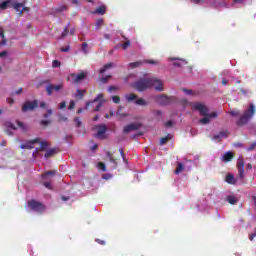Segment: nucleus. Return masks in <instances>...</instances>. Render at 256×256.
Instances as JSON below:
<instances>
[{
	"instance_id": "obj_51",
	"label": "nucleus",
	"mask_w": 256,
	"mask_h": 256,
	"mask_svg": "<svg viewBox=\"0 0 256 256\" xmlns=\"http://www.w3.org/2000/svg\"><path fill=\"white\" fill-rule=\"evenodd\" d=\"M66 108H67V102L66 101L61 102L59 105V109H66Z\"/></svg>"
},
{
	"instance_id": "obj_1",
	"label": "nucleus",
	"mask_w": 256,
	"mask_h": 256,
	"mask_svg": "<svg viewBox=\"0 0 256 256\" xmlns=\"http://www.w3.org/2000/svg\"><path fill=\"white\" fill-rule=\"evenodd\" d=\"M192 109L198 111L199 114L203 117L198 121L200 125H209L211 119L217 118L219 115L217 112L209 113V108L204 103L194 102L192 103Z\"/></svg>"
},
{
	"instance_id": "obj_36",
	"label": "nucleus",
	"mask_w": 256,
	"mask_h": 256,
	"mask_svg": "<svg viewBox=\"0 0 256 256\" xmlns=\"http://www.w3.org/2000/svg\"><path fill=\"white\" fill-rule=\"evenodd\" d=\"M128 47H131V41L126 40L125 43H122V49L125 51Z\"/></svg>"
},
{
	"instance_id": "obj_23",
	"label": "nucleus",
	"mask_w": 256,
	"mask_h": 256,
	"mask_svg": "<svg viewBox=\"0 0 256 256\" xmlns=\"http://www.w3.org/2000/svg\"><path fill=\"white\" fill-rule=\"evenodd\" d=\"M135 104L140 105V107H146V105H149V103H147V101H145L143 98L136 99Z\"/></svg>"
},
{
	"instance_id": "obj_37",
	"label": "nucleus",
	"mask_w": 256,
	"mask_h": 256,
	"mask_svg": "<svg viewBox=\"0 0 256 256\" xmlns=\"http://www.w3.org/2000/svg\"><path fill=\"white\" fill-rule=\"evenodd\" d=\"M106 155L112 163H117V160H115V158L113 157V153L107 152Z\"/></svg>"
},
{
	"instance_id": "obj_25",
	"label": "nucleus",
	"mask_w": 256,
	"mask_h": 256,
	"mask_svg": "<svg viewBox=\"0 0 256 256\" xmlns=\"http://www.w3.org/2000/svg\"><path fill=\"white\" fill-rule=\"evenodd\" d=\"M85 93H87L86 90L77 89L75 97H78V99H83V97H85Z\"/></svg>"
},
{
	"instance_id": "obj_59",
	"label": "nucleus",
	"mask_w": 256,
	"mask_h": 256,
	"mask_svg": "<svg viewBox=\"0 0 256 256\" xmlns=\"http://www.w3.org/2000/svg\"><path fill=\"white\" fill-rule=\"evenodd\" d=\"M214 141H221V135L220 134H216L213 136Z\"/></svg>"
},
{
	"instance_id": "obj_2",
	"label": "nucleus",
	"mask_w": 256,
	"mask_h": 256,
	"mask_svg": "<svg viewBox=\"0 0 256 256\" xmlns=\"http://www.w3.org/2000/svg\"><path fill=\"white\" fill-rule=\"evenodd\" d=\"M256 109L254 104H250L249 108L244 111L243 115L239 117V119L236 122V125L238 127H243V125H247L251 119H253V115H255Z\"/></svg>"
},
{
	"instance_id": "obj_62",
	"label": "nucleus",
	"mask_w": 256,
	"mask_h": 256,
	"mask_svg": "<svg viewBox=\"0 0 256 256\" xmlns=\"http://www.w3.org/2000/svg\"><path fill=\"white\" fill-rule=\"evenodd\" d=\"M96 243H98L99 245H105V241L99 238L96 239Z\"/></svg>"
},
{
	"instance_id": "obj_56",
	"label": "nucleus",
	"mask_w": 256,
	"mask_h": 256,
	"mask_svg": "<svg viewBox=\"0 0 256 256\" xmlns=\"http://www.w3.org/2000/svg\"><path fill=\"white\" fill-rule=\"evenodd\" d=\"M44 187H46V189H53V186H51V182H44Z\"/></svg>"
},
{
	"instance_id": "obj_52",
	"label": "nucleus",
	"mask_w": 256,
	"mask_h": 256,
	"mask_svg": "<svg viewBox=\"0 0 256 256\" xmlns=\"http://www.w3.org/2000/svg\"><path fill=\"white\" fill-rule=\"evenodd\" d=\"M192 3H195V5H201V3H205V0H190Z\"/></svg>"
},
{
	"instance_id": "obj_11",
	"label": "nucleus",
	"mask_w": 256,
	"mask_h": 256,
	"mask_svg": "<svg viewBox=\"0 0 256 256\" xmlns=\"http://www.w3.org/2000/svg\"><path fill=\"white\" fill-rule=\"evenodd\" d=\"M97 134L96 137L98 139H105V133H107V126L105 124H100L96 126Z\"/></svg>"
},
{
	"instance_id": "obj_50",
	"label": "nucleus",
	"mask_w": 256,
	"mask_h": 256,
	"mask_svg": "<svg viewBox=\"0 0 256 256\" xmlns=\"http://www.w3.org/2000/svg\"><path fill=\"white\" fill-rule=\"evenodd\" d=\"M219 135H220V138L221 137L227 138L229 134L227 131H221V132H219Z\"/></svg>"
},
{
	"instance_id": "obj_15",
	"label": "nucleus",
	"mask_w": 256,
	"mask_h": 256,
	"mask_svg": "<svg viewBox=\"0 0 256 256\" xmlns=\"http://www.w3.org/2000/svg\"><path fill=\"white\" fill-rule=\"evenodd\" d=\"M170 61L174 62V67H183V65H187V61L185 59L170 58Z\"/></svg>"
},
{
	"instance_id": "obj_27",
	"label": "nucleus",
	"mask_w": 256,
	"mask_h": 256,
	"mask_svg": "<svg viewBox=\"0 0 256 256\" xmlns=\"http://www.w3.org/2000/svg\"><path fill=\"white\" fill-rule=\"evenodd\" d=\"M184 169H185V167L183 166V163L178 162V165H177V167H176L174 173H175L176 175H179V173H182V171H184Z\"/></svg>"
},
{
	"instance_id": "obj_33",
	"label": "nucleus",
	"mask_w": 256,
	"mask_h": 256,
	"mask_svg": "<svg viewBox=\"0 0 256 256\" xmlns=\"http://www.w3.org/2000/svg\"><path fill=\"white\" fill-rule=\"evenodd\" d=\"M74 123H75L76 127H81V125H83V122L81 121V118H79V117L74 118Z\"/></svg>"
},
{
	"instance_id": "obj_14",
	"label": "nucleus",
	"mask_w": 256,
	"mask_h": 256,
	"mask_svg": "<svg viewBox=\"0 0 256 256\" xmlns=\"http://www.w3.org/2000/svg\"><path fill=\"white\" fill-rule=\"evenodd\" d=\"M138 129H141V124L131 123L124 127L123 133H131V131H137Z\"/></svg>"
},
{
	"instance_id": "obj_22",
	"label": "nucleus",
	"mask_w": 256,
	"mask_h": 256,
	"mask_svg": "<svg viewBox=\"0 0 256 256\" xmlns=\"http://www.w3.org/2000/svg\"><path fill=\"white\" fill-rule=\"evenodd\" d=\"M67 9H69V6L63 4L60 5L59 7L54 9V13H63V11H67Z\"/></svg>"
},
{
	"instance_id": "obj_53",
	"label": "nucleus",
	"mask_w": 256,
	"mask_h": 256,
	"mask_svg": "<svg viewBox=\"0 0 256 256\" xmlns=\"http://www.w3.org/2000/svg\"><path fill=\"white\" fill-rule=\"evenodd\" d=\"M68 109H69V110L75 109V101H73V100L70 101L69 106H68Z\"/></svg>"
},
{
	"instance_id": "obj_8",
	"label": "nucleus",
	"mask_w": 256,
	"mask_h": 256,
	"mask_svg": "<svg viewBox=\"0 0 256 256\" xmlns=\"http://www.w3.org/2000/svg\"><path fill=\"white\" fill-rule=\"evenodd\" d=\"M156 101L159 103V105H171L173 101H175L174 97H169L167 95H159L156 97Z\"/></svg>"
},
{
	"instance_id": "obj_3",
	"label": "nucleus",
	"mask_w": 256,
	"mask_h": 256,
	"mask_svg": "<svg viewBox=\"0 0 256 256\" xmlns=\"http://www.w3.org/2000/svg\"><path fill=\"white\" fill-rule=\"evenodd\" d=\"M151 78H140L138 81L132 84L133 89L136 91H147V89H151Z\"/></svg>"
},
{
	"instance_id": "obj_9",
	"label": "nucleus",
	"mask_w": 256,
	"mask_h": 256,
	"mask_svg": "<svg viewBox=\"0 0 256 256\" xmlns=\"http://www.w3.org/2000/svg\"><path fill=\"white\" fill-rule=\"evenodd\" d=\"M237 169L240 179H243L245 177V161L241 157L237 161Z\"/></svg>"
},
{
	"instance_id": "obj_39",
	"label": "nucleus",
	"mask_w": 256,
	"mask_h": 256,
	"mask_svg": "<svg viewBox=\"0 0 256 256\" xmlns=\"http://www.w3.org/2000/svg\"><path fill=\"white\" fill-rule=\"evenodd\" d=\"M69 25H70V24H68V25L64 28V30H63V32H62V34H61V37H62V38L69 34Z\"/></svg>"
},
{
	"instance_id": "obj_43",
	"label": "nucleus",
	"mask_w": 256,
	"mask_h": 256,
	"mask_svg": "<svg viewBox=\"0 0 256 256\" xmlns=\"http://www.w3.org/2000/svg\"><path fill=\"white\" fill-rule=\"evenodd\" d=\"M52 67L54 68L61 67V62H59V60H53Z\"/></svg>"
},
{
	"instance_id": "obj_34",
	"label": "nucleus",
	"mask_w": 256,
	"mask_h": 256,
	"mask_svg": "<svg viewBox=\"0 0 256 256\" xmlns=\"http://www.w3.org/2000/svg\"><path fill=\"white\" fill-rule=\"evenodd\" d=\"M101 27H103V18H99V19L96 21V28H97V29H101Z\"/></svg>"
},
{
	"instance_id": "obj_5",
	"label": "nucleus",
	"mask_w": 256,
	"mask_h": 256,
	"mask_svg": "<svg viewBox=\"0 0 256 256\" xmlns=\"http://www.w3.org/2000/svg\"><path fill=\"white\" fill-rule=\"evenodd\" d=\"M28 207L32 211H35L36 213H44V211H45V204L41 203L35 199L28 201Z\"/></svg>"
},
{
	"instance_id": "obj_41",
	"label": "nucleus",
	"mask_w": 256,
	"mask_h": 256,
	"mask_svg": "<svg viewBox=\"0 0 256 256\" xmlns=\"http://www.w3.org/2000/svg\"><path fill=\"white\" fill-rule=\"evenodd\" d=\"M111 75H107L105 77L100 78V83H107V81H109V79H111Z\"/></svg>"
},
{
	"instance_id": "obj_48",
	"label": "nucleus",
	"mask_w": 256,
	"mask_h": 256,
	"mask_svg": "<svg viewBox=\"0 0 256 256\" xmlns=\"http://www.w3.org/2000/svg\"><path fill=\"white\" fill-rule=\"evenodd\" d=\"M70 50H71V47H69V46L62 47L60 49V51H62V53H69Z\"/></svg>"
},
{
	"instance_id": "obj_6",
	"label": "nucleus",
	"mask_w": 256,
	"mask_h": 256,
	"mask_svg": "<svg viewBox=\"0 0 256 256\" xmlns=\"http://www.w3.org/2000/svg\"><path fill=\"white\" fill-rule=\"evenodd\" d=\"M68 79H71L72 83L74 85H77V83H81V81H84V79H87V71H81L78 74L72 73L70 74Z\"/></svg>"
},
{
	"instance_id": "obj_4",
	"label": "nucleus",
	"mask_w": 256,
	"mask_h": 256,
	"mask_svg": "<svg viewBox=\"0 0 256 256\" xmlns=\"http://www.w3.org/2000/svg\"><path fill=\"white\" fill-rule=\"evenodd\" d=\"M104 97L105 96L103 95V93L98 94L94 100L86 102V109H89V107H91V105H93L94 103H98L95 109H93L92 111H101V107H103V103H105Z\"/></svg>"
},
{
	"instance_id": "obj_13",
	"label": "nucleus",
	"mask_w": 256,
	"mask_h": 256,
	"mask_svg": "<svg viewBox=\"0 0 256 256\" xmlns=\"http://www.w3.org/2000/svg\"><path fill=\"white\" fill-rule=\"evenodd\" d=\"M154 87L156 91H163V81L151 78V88Z\"/></svg>"
},
{
	"instance_id": "obj_40",
	"label": "nucleus",
	"mask_w": 256,
	"mask_h": 256,
	"mask_svg": "<svg viewBox=\"0 0 256 256\" xmlns=\"http://www.w3.org/2000/svg\"><path fill=\"white\" fill-rule=\"evenodd\" d=\"M5 126L8 129H13L14 131L17 129V127H15V124L11 123V122H6Z\"/></svg>"
},
{
	"instance_id": "obj_35",
	"label": "nucleus",
	"mask_w": 256,
	"mask_h": 256,
	"mask_svg": "<svg viewBox=\"0 0 256 256\" xmlns=\"http://www.w3.org/2000/svg\"><path fill=\"white\" fill-rule=\"evenodd\" d=\"M17 126L22 129V131H27V126L23 122L17 121Z\"/></svg>"
},
{
	"instance_id": "obj_16",
	"label": "nucleus",
	"mask_w": 256,
	"mask_h": 256,
	"mask_svg": "<svg viewBox=\"0 0 256 256\" xmlns=\"http://www.w3.org/2000/svg\"><path fill=\"white\" fill-rule=\"evenodd\" d=\"M93 13L95 15H105V13H107V7L105 5H101L97 7Z\"/></svg>"
},
{
	"instance_id": "obj_55",
	"label": "nucleus",
	"mask_w": 256,
	"mask_h": 256,
	"mask_svg": "<svg viewBox=\"0 0 256 256\" xmlns=\"http://www.w3.org/2000/svg\"><path fill=\"white\" fill-rule=\"evenodd\" d=\"M256 147V141L250 145V147L247 148V151H253Z\"/></svg>"
},
{
	"instance_id": "obj_54",
	"label": "nucleus",
	"mask_w": 256,
	"mask_h": 256,
	"mask_svg": "<svg viewBox=\"0 0 256 256\" xmlns=\"http://www.w3.org/2000/svg\"><path fill=\"white\" fill-rule=\"evenodd\" d=\"M98 167H100V169H101L102 171H106L105 163L100 162V163L98 164Z\"/></svg>"
},
{
	"instance_id": "obj_46",
	"label": "nucleus",
	"mask_w": 256,
	"mask_h": 256,
	"mask_svg": "<svg viewBox=\"0 0 256 256\" xmlns=\"http://www.w3.org/2000/svg\"><path fill=\"white\" fill-rule=\"evenodd\" d=\"M145 63H148L149 65H159V62L155 60H145Z\"/></svg>"
},
{
	"instance_id": "obj_21",
	"label": "nucleus",
	"mask_w": 256,
	"mask_h": 256,
	"mask_svg": "<svg viewBox=\"0 0 256 256\" xmlns=\"http://www.w3.org/2000/svg\"><path fill=\"white\" fill-rule=\"evenodd\" d=\"M56 153H57V149L52 148L45 153L44 157H45V159H49V158L53 157V155H55Z\"/></svg>"
},
{
	"instance_id": "obj_42",
	"label": "nucleus",
	"mask_w": 256,
	"mask_h": 256,
	"mask_svg": "<svg viewBox=\"0 0 256 256\" xmlns=\"http://www.w3.org/2000/svg\"><path fill=\"white\" fill-rule=\"evenodd\" d=\"M87 47H89L87 42L82 43L81 49H82L83 53H85V55H87Z\"/></svg>"
},
{
	"instance_id": "obj_30",
	"label": "nucleus",
	"mask_w": 256,
	"mask_h": 256,
	"mask_svg": "<svg viewBox=\"0 0 256 256\" xmlns=\"http://www.w3.org/2000/svg\"><path fill=\"white\" fill-rule=\"evenodd\" d=\"M12 7H13V9H15V11H19L21 9V7H25V2L12 3Z\"/></svg>"
},
{
	"instance_id": "obj_31",
	"label": "nucleus",
	"mask_w": 256,
	"mask_h": 256,
	"mask_svg": "<svg viewBox=\"0 0 256 256\" xmlns=\"http://www.w3.org/2000/svg\"><path fill=\"white\" fill-rule=\"evenodd\" d=\"M226 200L228 203H230V205H236L238 201L235 196H227Z\"/></svg>"
},
{
	"instance_id": "obj_20",
	"label": "nucleus",
	"mask_w": 256,
	"mask_h": 256,
	"mask_svg": "<svg viewBox=\"0 0 256 256\" xmlns=\"http://www.w3.org/2000/svg\"><path fill=\"white\" fill-rule=\"evenodd\" d=\"M173 139L172 134H167L165 137H162L160 139V145H165V143H168V141H171Z\"/></svg>"
},
{
	"instance_id": "obj_10",
	"label": "nucleus",
	"mask_w": 256,
	"mask_h": 256,
	"mask_svg": "<svg viewBox=\"0 0 256 256\" xmlns=\"http://www.w3.org/2000/svg\"><path fill=\"white\" fill-rule=\"evenodd\" d=\"M63 89V84H58V85H53V84H48L46 87V92L49 97L53 95V91L59 92Z\"/></svg>"
},
{
	"instance_id": "obj_19",
	"label": "nucleus",
	"mask_w": 256,
	"mask_h": 256,
	"mask_svg": "<svg viewBox=\"0 0 256 256\" xmlns=\"http://www.w3.org/2000/svg\"><path fill=\"white\" fill-rule=\"evenodd\" d=\"M12 4H13V0H6V1L0 3V11L8 9L9 5H12Z\"/></svg>"
},
{
	"instance_id": "obj_38",
	"label": "nucleus",
	"mask_w": 256,
	"mask_h": 256,
	"mask_svg": "<svg viewBox=\"0 0 256 256\" xmlns=\"http://www.w3.org/2000/svg\"><path fill=\"white\" fill-rule=\"evenodd\" d=\"M112 101L116 105H119V103H121V98L119 96H112Z\"/></svg>"
},
{
	"instance_id": "obj_24",
	"label": "nucleus",
	"mask_w": 256,
	"mask_h": 256,
	"mask_svg": "<svg viewBox=\"0 0 256 256\" xmlns=\"http://www.w3.org/2000/svg\"><path fill=\"white\" fill-rule=\"evenodd\" d=\"M57 175V171L55 170H50V171H47L45 172L43 175H42V179H47V177H50V176H55Z\"/></svg>"
},
{
	"instance_id": "obj_44",
	"label": "nucleus",
	"mask_w": 256,
	"mask_h": 256,
	"mask_svg": "<svg viewBox=\"0 0 256 256\" xmlns=\"http://www.w3.org/2000/svg\"><path fill=\"white\" fill-rule=\"evenodd\" d=\"M51 120H42L40 122V125H42V127H47V125H50Z\"/></svg>"
},
{
	"instance_id": "obj_29",
	"label": "nucleus",
	"mask_w": 256,
	"mask_h": 256,
	"mask_svg": "<svg viewBox=\"0 0 256 256\" xmlns=\"http://www.w3.org/2000/svg\"><path fill=\"white\" fill-rule=\"evenodd\" d=\"M111 67H113V63L105 64V65L99 70V73H100V74H103V73H105V71H107V69H111Z\"/></svg>"
},
{
	"instance_id": "obj_49",
	"label": "nucleus",
	"mask_w": 256,
	"mask_h": 256,
	"mask_svg": "<svg viewBox=\"0 0 256 256\" xmlns=\"http://www.w3.org/2000/svg\"><path fill=\"white\" fill-rule=\"evenodd\" d=\"M119 153H120V155H121L123 161H125V163H127V159H125V152L123 151V149L120 148V149H119Z\"/></svg>"
},
{
	"instance_id": "obj_12",
	"label": "nucleus",
	"mask_w": 256,
	"mask_h": 256,
	"mask_svg": "<svg viewBox=\"0 0 256 256\" xmlns=\"http://www.w3.org/2000/svg\"><path fill=\"white\" fill-rule=\"evenodd\" d=\"M35 143H41V138H35L33 140H29L25 144H21L20 148L21 149H34Z\"/></svg>"
},
{
	"instance_id": "obj_7",
	"label": "nucleus",
	"mask_w": 256,
	"mask_h": 256,
	"mask_svg": "<svg viewBox=\"0 0 256 256\" xmlns=\"http://www.w3.org/2000/svg\"><path fill=\"white\" fill-rule=\"evenodd\" d=\"M39 107V100L26 101L22 105V112L27 113V111H35Z\"/></svg>"
},
{
	"instance_id": "obj_17",
	"label": "nucleus",
	"mask_w": 256,
	"mask_h": 256,
	"mask_svg": "<svg viewBox=\"0 0 256 256\" xmlns=\"http://www.w3.org/2000/svg\"><path fill=\"white\" fill-rule=\"evenodd\" d=\"M225 181L226 183H229V185H235L237 183V179H235L233 174H227Z\"/></svg>"
},
{
	"instance_id": "obj_47",
	"label": "nucleus",
	"mask_w": 256,
	"mask_h": 256,
	"mask_svg": "<svg viewBox=\"0 0 256 256\" xmlns=\"http://www.w3.org/2000/svg\"><path fill=\"white\" fill-rule=\"evenodd\" d=\"M119 90V87L117 86H109L108 87V91L109 93L113 92V91H118Z\"/></svg>"
},
{
	"instance_id": "obj_58",
	"label": "nucleus",
	"mask_w": 256,
	"mask_h": 256,
	"mask_svg": "<svg viewBox=\"0 0 256 256\" xmlns=\"http://www.w3.org/2000/svg\"><path fill=\"white\" fill-rule=\"evenodd\" d=\"M182 91H184V93H187V95H193V90L183 88Z\"/></svg>"
},
{
	"instance_id": "obj_61",
	"label": "nucleus",
	"mask_w": 256,
	"mask_h": 256,
	"mask_svg": "<svg viewBox=\"0 0 256 256\" xmlns=\"http://www.w3.org/2000/svg\"><path fill=\"white\" fill-rule=\"evenodd\" d=\"M165 127H173V121L169 120L165 123Z\"/></svg>"
},
{
	"instance_id": "obj_26",
	"label": "nucleus",
	"mask_w": 256,
	"mask_h": 256,
	"mask_svg": "<svg viewBox=\"0 0 256 256\" xmlns=\"http://www.w3.org/2000/svg\"><path fill=\"white\" fill-rule=\"evenodd\" d=\"M125 99L128 103H131L132 101H137V95L135 94H127L125 96Z\"/></svg>"
},
{
	"instance_id": "obj_18",
	"label": "nucleus",
	"mask_w": 256,
	"mask_h": 256,
	"mask_svg": "<svg viewBox=\"0 0 256 256\" xmlns=\"http://www.w3.org/2000/svg\"><path fill=\"white\" fill-rule=\"evenodd\" d=\"M233 157H235L233 152H226V153H224L222 159H223V161H225V163H229V161H231L233 159Z\"/></svg>"
},
{
	"instance_id": "obj_63",
	"label": "nucleus",
	"mask_w": 256,
	"mask_h": 256,
	"mask_svg": "<svg viewBox=\"0 0 256 256\" xmlns=\"http://www.w3.org/2000/svg\"><path fill=\"white\" fill-rule=\"evenodd\" d=\"M255 237H256V228H255V233L250 234V236H249L250 241H253V239H255Z\"/></svg>"
},
{
	"instance_id": "obj_57",
	"label": "nucleus",
	"mask_w": 256,
	"mask_h": 256,
	"mask_svg": "<svg viewBox=\"0 0 256 256\" xmlns=\"http://www.w3.org/2000/svg\"><path fill=\"white\" fill-rule=\"evenodd\" d=\"M24 11H29V7H23L22 8V11H20L19 13H18V17H21V15H23V12Z\"/></svg>"
},
{
	"instance_id": "obj_32",
	"label": "nucleus",
	"mask_w": 256,
	"mask_h": 256,
	"mask_svg": "<svg viewBox=\"0 0 256 256\" xmlns=\"http://www.w3.org/2000/svg\"><path fill=\"white\" fill-rule=\"evenodd\" d=\"M141 65H143V62H132L129 64V67H131V69H136V67H141Z\"/></svg>"
},
{
	"instance_id": "obj_45",
	"label": "nucleus",
	"mask_w": 256,
	"mask_h": 256,
	"mask_svg": "<svg viewBox=\"0 0 256 256\" xmlns=\"http://www.w3.org/2000/svg\"><path fill=\"white\" fill-rule=\"evenodd\" d=\"M229 113L232 117H239V111L238 110H232Z\"/></svg>"
},
{
	"instance_id": "obj_28",
	"label": "nucleus",
	"mask_w": 256,
	"mask_h": 256,
	"mask_svg": "<svg viewBox=\"0 0 256 256\" xmlns=\"http://www.w3.org/2000/svg\"><path fill=\"white\" fill-rule=\"evenodd\" d=\"M38 143H40V151H47V148L49 147V142L40 140V142Z\"/></svg>"
},
{
	"instance_id": "obj_60",
	"label": "nucleus",
	"mask_w": 256,
	"mask_h": 256,
	"mask_svg": "<svg viewBox=\"0 0 256 256\" xmlns=\"http://www.w3.org/2000/svg\"><path fill=\"white\" fill-rule=\"evenodd\" d=\"M0 37L5 39V32L3 31V27L0 26Z\"/></svg>"
},
{
	"instance_id": "obj_64",
	"label": "nucleus",
	"mask_w": 256,
	"mask_h": 256,
	"mask_svg": "<svg viewBox=\"0 0 256 256\" xmlns=\"http://www.w3.org/2000/svg\"><path fill=\"white\" fill-rule=\"evenodd\" d=\"M110 178H111V175H110V174H104V175L102 176V179L108 180V179H110Z\"/></svg>"
}]
</instances>
